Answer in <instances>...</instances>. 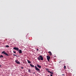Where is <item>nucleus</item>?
<instances>
[{"mask_svg":"<svg viewBox=\"0 0 76 76\" xmlns=\"http://www.w3.org/2000/svg\"><path fill=\"white\" fill-rule=\"evenodd\" d=\"M37 58L38 59V60H40L41 59V60H44V58H43V57L42 56H39V57Z\"/></svg>","mask_w":76,"mask_h":76,"instance_id":"1","label":"nucleus"},{"mask_svg":"<svg viewBox=\"0 0 76 76\" xmlns=\"http://www.w3.org/2000/svg\"><path fill=\"white\" fill-rule=\"evenodd\" d=\"M35 67L36 70V71H37V72H40V69L38 68V67H37V66H35Z\"/></svg>","mask_w":76,"mask_h":76,"instance_id":"2","label":"nucleus"},{"mask_svg":"<svg viewBox=\"0 0 76 76\" xmlns=\"http://www.w3.org/2000/svg\"><path fill=\"white\" fill-rule=\"evenodd\" d=\"M2 54H4L5 55H6V56H9V55L4 51L2 52Z\"/></svg>","mask_w":76,"mask_h":76,"instance_id":"3","label":"nucleus"},{"mask_svg":"<svg viewBox=\"0 0 76 76\" xmlns=\"http://www.w3.org/2000/svg\"><path fill=\"white\" fill-rule=\"evenodd\" d=\"M47 59L48 61H50V56H47Z\"/></svg>","mask_w":76,"mask_h":76,"instance_id":"4","label":"nucleus"},{"mask_svg":"<svg viewBox=\"0 0 76 76\" xmlns=\"http://www.w3.org/2000/svg\"><path fill=\"white\" fill-rule=\"evenodd\" d=\"M13 49L15 50H16V51H18L19 50V48L16 47H14L13 48Z\"/></svg>","mask_w":76,"mask_h":76,"instance_id":"5","label":"nucleus"},{"mask_svg":"<svg viewBox=\"0 0 76 76\" xmlns=\"http://www.w3.org/2000/svg\"><path fill=\"white\" fill-rule=\"evenodd\" d=\"M37 66L38 67L39 69H41V66L39 65L38 64H37Z\"/></svg>","mask_w":76,"mask_h":76,"instance_id":"6","label":"nucleus"},{"mask_svg":"<svg viewBox=\"0 0 76 76\" xmlns=\"http://www.w3.org/2000/svg\"><path fill=\"white\" fill-rule=\"evenodd\" d=\"M18 52L19 53V54H21V53H22V50H18Z\"/></svg>","mask_w":76,"mask_h":76,"instance_id":"7","label":"nucleus"},{"mask_svg":"<svg viewBox=\"0 0 76 76\" xmlns=\"http://www.w3.org/2000/svg\"><path fill=\"white\" fill-rule=\"evenodd\" d=\"M48 73H50L51 74H53L54 73L52 72H51V71H48Z\"/></svg>","mask_w":76,"mask_h":76,"instance_id":"8","label":"nucleus"},{"mask_svg":"<svg viewBox=\"0 0 76 76\" xmlns=\"http://www.w3.org/2000/svg\"><path fill=\"white\" fill-rule=\"evenodd\" d=\"M48 53H49V55H50V56H51V55H52V53H51V52L49 51L48 52Z\"/></svg>","mask_w":76,"mask_h":76,"instance_id":"9","label":"nucleus"},{"mask_svg":"<svg viewBox=\"0 0 76 76\" xmlns=\"http://www.w3.org/2000/svg\"><path fill=\"white\" fill-rule=\"evenodd\" d=\"M27 61H28V63H29V64L31 63V61H29V60H28Z\"/></svg>","mask_w":76,"mask_h":76,"instance_id":"10","label":"nucleus"},{"mask_svg":"<svg viewBox=\"0 0 76 76\" xmlns=\"http://www.w3.org/2000/svg\"><path fill=\"white\" fill-rule=\"evenodd\" d=\"M30 66H31L32 67H35L34 65H32V64H30Z\"/></svg>","mask_w":76,"mask_h":76,"instance_id":"11","label":"nucleus"},{"mask_svg":"<svg viewBox=\"0 0 76 76\" xmlns=\"http://www.w3.org/2000/svg\"><path fill=\"white\" fill-rule=\"evenodd\" d=\"M3 56L2 55H1L0 56V57L1 58V57H2V58H3Z\"/></svg>","mask_w":76,"mask_h":76,"instance_id":"12","label":"nucleus"},{"mask_svg":"<svg viewBox=\"0 0 76 76\" xmlns=\"http://www.w3.org/2000/svg\"><path fill=\"white\" fill-rule=\"evenodd\" d=\"M28 72H29V73H30V72H31V69H28Z\"/></svg>","mask_w":76,"mask_h":76,"instance_id":"13","label":"nucleus"},{"mask_svg":"<svg viewBox=\"0 0 76 76\" xmlns=\"http://www.w3.org/2000/svg\"><path fill=\"white\" fill-rule=\"evenodd\" d=\"M17 64H20V62H19V61H18L17 62Z\"/></svg>","mask_w":76,"mask_h":76,"instance_id":"14","label":"nucleus"},{"mask_svg":"<svg viewBox=\"0 0 76 76\" xmlns=\"http://www.w3.org/2000/svg\"><path fill=\"white\" fill-rule=\"evenodd\" d=\"M64 69H66V66L64 65Z\"/></svg>","mask_w":76,"mask_h":76,"instance_id":"15","label":"nucleus"},{"mask_svg":"<svg viewBox=\"0 0 76 76\" xmlns=\"http://www.w3.org/2000/svg\"><path fill=\"white\" fill-rule=\"evenodd\" d=\"M6 47H9V46L8 45H7L6 46Z\"/></svg>","mask_w":76,"mask_h":76,"instance_id":"16","label":"nucleus"},{"mask_svg":"<svg viewBox=\"0 0 76 76\" xmlns=\"http://www.w3.org/2000/svg\"><path fill=\"white\" fill-rule=\"evenodd\" d=\"M45 69L47 70H47H48V69L47 68H46Z\"/></svg>","mask_w":76,"mask_h":76,"instance_id":"17","label":"nucleus"},{"mask_svg":"<svg viewBox=\"0 0 76 76\" xmlns=\"http://www.w3.org/2000/svg\"><path fill=\"white\" fill-rule=\"evenodd\" d=\"M15 62H16V63H18V61H17V60H15Z\"/></svg>","mask_w":76,"mask_h":76,"instance_id":"18","label":"nucleus"},{"mask_svg":"<svg viewBox=\"0 0 76 76\" xmlns=\"http://www.w3.org/2000/svg\"><path fill=\"white\" fill-rule=\"evenodd\" d=\"M13 55L14 56H16L17 55H15L14 54H13Z\"/></svg>","mask_w":76,"mask_h":76,"instance_id":"19","label":"nucleus"},{"mask_svg":"<svg viewBox=\"0 0 76 76\" xmlns=\"http://www.w3.org/2000/svg\"><path fill=\"white\" fill-rule=\"evenodd\" d=\"M21 69H23V67H21Z\"/></svg>","mask_w":76,"mask_h":76,"instance_id":"20","label":"nucleus"},{"mask_svg":"<svg viewBox=\"0 0 76 76\" xmlns=\"http://www.w3.org/2000/svg\"><path fill=\"white\" fill-rule=\"evenodd\" d=\"M50 76H53V75L51 74L50 75Z\"/></svg>","mask_w":76,"mask_h":76,"instance_id":"21","label":"nucleus"},{"mask_svg":"<svg viewBox=\"0 0 76 76\" xmlns=\"http://www.w3.org/2000/svg\"><path fill=\"white\" fill-rule=\"evenodd\" d=\"M13 53H16V52H15V51H13Z\"/></svg>","mask_w":76,"mask_h":76,"instance_id":"22","label":"nucleus"},{"mask_svg":"<svg viewBox=\"0 0 76 76\" xmlns=\"http://www.w3.org/2000/svg\"><path fill=\"white\" fill-rule=\"evenodd\" d=\"M37 51H38V49H37Z\"/></svg>","mask_w":76,"mask_h":76,"instance_id":"23","label":"nucleus"},{"mask_svg":"<svg viewBox=\"0 0 76 76\" xmlns=\"http://www.w3.org/2000/svg\"><path fill=\"white\" fill-rule=\"evenodd\" d=\"M1 66L0 65V67H1Z\"/></svg>","mask_w":76,"mask_h":76,"instance_id":"24","label":"nucleus"},{"mask_svg":"<svg viewBox=\"0 0 76 76\" xmlns=\"http://www.w3.org/2000/svg\"><path fill=\"white\" fill-rule=\"evenodd\" d=\"M33 73H35V72H33Z\"/></svg>","mask_w":76,"mask_h":76,"instance_id":"25","label":"nucleus"},{"mask_svg":"<svg viewBox=\"0 0 76 76\" xmlns=\"http://www.w3.org/2000/svg\"><path fill=\"white\" fill-rule=\"evenodd\" d=\"M62 75H64V74H63Z\"/></svg>","mask_w":76,"mask_h":76,"instance_id":"26","label":"nucleus"}]
</instances>
